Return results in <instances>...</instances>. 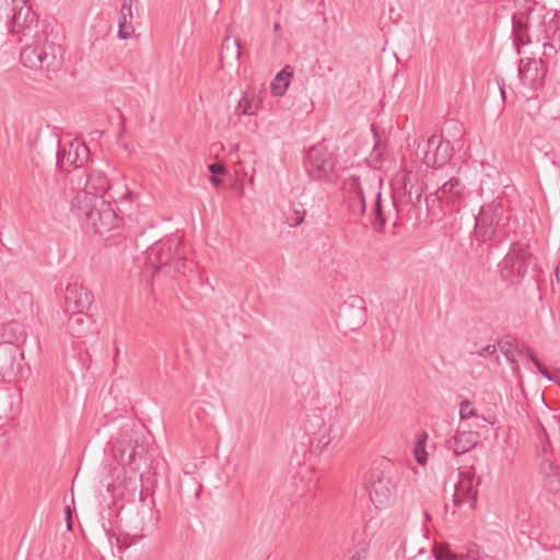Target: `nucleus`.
<instances>
[{
	"instance_id": "473e14b6",
	"label": "nucleus",
	"mask_w": 560,
	"mask_h": 560,
	"mask_svg": "<svg viewBox=\"0 0 560 560\" xmlns=\"http://www.w3.org/2000/svg\"><path fill=\"white\" fill-rule=\"evenodd\" d=\"M20 305L16 306L19 313L32 312L33 308V295L28 292H23L19 295Z\"/></svg>"
},
{
	"instance_id": "2eb2a0df",
	"label": "nucleus",
	"mask_w": 560,
	"mask_h": 560,
	"mask_svg": "<svg viewBox=\"0 0 560 560\" xmlns=\"http://www.w3.org/2000/svg\"><path fill=\"white\" fill-rule=\"evenodd\" d=\"M454 149L448 140L432 135L425 142L423 161L430 167H442L451 161Z\"/></svg>"
},
{
	"instance_id": "37998d69",
	"label": "nucleus",
	"mask_w": 560,
	"mask_h": 560,
	"mask_svg": "<svg viewBox=\"0 0 560 560\" xmlns=\"http://www.w3.org/2000/svg\"><path fill=\"white\" fill-rule=\"evenodd\" d=\"M209 179H210V183L212 185H214L215 187H218L220 185V183H221V180L218 177V175H211Z\"/></svg>"
},
{
	"instance_id": "9d476101",
	"label": "nucleus",
	"mask_w": 560,
	"mask_h": 560,
	"mask_svg": "<svg viewBox=\"0 0 560 560\" xmlns=\"http://www.w3.org/2000/svg\"><path fill=\"white\" fill-rule=\"evenodd\" d=\"M0 374L9 382L25 378L28 375L21 346L0 345Z\"/></svg>"
},
{
	"instance_id": "7ed1b4c3",
	"label": "nucleus",
	"mask_w": 560,
	"mask_h": 560,
	"mask_svg": "<svg viewBox=\"0 0 560 560\" xmlns=\"http://www.w3.org/2000/svg\"><path fill=\"white\" fill-rule=\"evenodd\" d=\"M71 210L88 232L104 234L118 224V215L105 200L71 202Z\"/></svg>"
},
{
	"instance_id": "39448f33",
	"label": "nucleus",
	"mask_w": 560,
	"mask_h": 560,
	"mask_svg": "<svg viewBox=\"0 0 560 560\" xmlns=\"http://www.w3.org/2000/svg\"><path fill=\"white\" fill-rule=\"evenodd\" d=\"M173 261L175 270L180 272L185 267L186 257L182 248V241L176 235L160 240L145 250L147 271H159L171 266Z\"/></svg>"
},
{
	"instance_id": "f03ea898",
	"label": "nucleus",
	"mask_w": 560,
	"mask_h": 560,
	"mask_svg": "<svg viewBox=\"0 0 560 560\" xmlns=\"http://www.w3.org/2000/svg\"><path fill=\"white\" fill-rule=\"evenodd\" d=\"M25 40L21 50V62L31 69L57 70L63 59V51L59 44L56 43V36L48 31V25H43L40 34L30 36L28 38H20Z\"/></svg>"
},
{
	"instance_id": "6e6552de",
	"label": "nucleus",
	"mask_w": 560,
	"mask_h": 560,
	"mask_svg": "<svg viewBox=\"0 0 560 560\" xmlns=\"http://www.w3.org/2000/svg\"><path fill=\"white\" fill-rule=\"evenodd\" d=\"M480 477H477L471 467L464 468L458 472V480L452 495V503L455 513L470 514L476 510L478 499V486Z\"/></svg>"
},
{
	"instance_id": "c9c22d12",
	"label": "nucleus",
	"mask_w": 560,
	"mask_h": 560,
	"mask_svg": "<svg viewBox=\"0 0 560 560\" xmlns=\"http://www.w3.org/2000/svg\"><path fill=\"white\" fill-rule=\"evenodd\" d=\"M305 211H298L294 210L293 213L289 214L287 218V223L292 226L296 228L304 221Z\"/></svg>"
},
{
	"instance_id": "f704fd0d",
	"label": "nucleus",
	"mask_w": 560,
	"mask_h": 560,
	"mask_svg": "<svg viewBox=\"0 0 560 560\" xmlns=\"http://www.w3.org/2000/svg\"><path fill=\"white\" fill-rule=\"evenodd\" d=\"M459 417L462 420H466L469 418H479V415L477 410L471 407V402L469 400H464L459 406Z\"/></svg>"
},
{
	"instance_id": "1a4fd4ad",
	"label": "nucleus",
	"mask_w": 560,
	"mask_h": 560,
	"mask_svg": "<svg viewBox=\"0 0 560 560\" xmlns=\"http://www.w3.org/2000/svg\"><path fill=\"white\" fill-rule=\"evenodd\" d=\"M532 258L526 243H513L509 253L498 265L501 279L512 284L521 282L528 271Z\"/></svg>"
},
{
	"instance_id": "393cba45",
	"label": "nucleus",
	"mask_w": 560,
	"mask_h": 560,
	"mask_svg": "<svg viewBox=\"0 0 560 560\" xmlns=\"http://www.w3.org/2000/svg\"><path fill=\"white\" fill-rule=\"evenodd\" d=\"M362 324L361 310L353 308L351 305H342L338 314V325L354 330Z\"/></svg>"
},
{
	"instance_id": "aec40b11",
	"label": "nucleus",
	"mask_w": 560,
	"mask_h": 560,
	"mask_svg": "<svg viewBox=\"0 0 560 560\" xmlns=\"http://www.w3.org/2000/svg\"><path fill=\"white\" fill-rule=\"evenodd\" d=\"M93 302V294L78 282L69 283L65 292L67 312L89 310Z\"/></svg>"
},
{
	"instance_id": "7c9ffc66",
	"label": "nucleus",
	"mask_w": 560,
	"mask_h": 560,
	"mask_svg": "<svg viewBox=\"0 0 560 560\" xmlns=\"http://www.w3.org/2000/svg\"><path fill=\"white\" fill-rule=\"evenodd\" d=\"M132 18L119 15L118 19V36L121 39H128L132 33L133 27L131 25Z\"/></svg>"
},
{
	"instance_id": "c85d7f7f",
	"label": "nucleus",
	"mask_w": 560,
	"mask_h": 560,
	"mask_svg": "<svg viewBox=\"0 0 560 560\" xmlns=\"http://www.w3.org/2000/svg\"><path fill=\"white\" fill-rule=\"evenodd\" d=\"M427 440L428 433L421 432L420 434H418L417 441L413 446L415 458L420 465H424L428 462V453L425 451Z\"/></svg>"
},
{
	"instance_id": "dca6fc26",
	"label": "nucleus",
	"mask_w": 560,
	"mask_h": 560,
	"mask_svg": "<svg viewBox=\"0 0 560 560\" xmlns=\"http://www.w3.org/2000/svg\"><path fill=\"white\" fill-rule=\"evenodd\" d=\"M407 205L396 200L395 196L390 195L388 199H383L382 192L377 190L375 192V200L372 209V213L375 218L374 225L381 231L386 222L392 217H397L404 211Z\"/></svg>"
},
{
	"instance_id": "412c9836",
	"label": "nucleus",
	"mask_w": 560,
	"mask_h": 560,
	"mask_svg": "<svg viewBox=\"0 0 560 560\" xmlns=\"http://www.w3.org/2000/svg\"><path fill=\"white\" fill-rule=\"evenodd\" d=\"M434 560H488L480 553L476 544H467L459 546L456 550L450 547H442L433 555Z\"/></svg>"
},
{
	"instance_id": "ea45409f",
	"label": "nucleus",
	"mask_w": 560,
	"mask_h": 560,
	"mask_svg": "<svg viewBox=\"0 0 560 560\" xmlns=\"http://www.w3.org/2000/svg\"><path fill=\"white\" fill-rule=\"evenodd\" d=\"M420 201H421V192L416 191V195L413 197L412 192L409 191L408 202L410 203L411 208H415L418 203H420Z\"/></svg>"
},
{
	"instance_id": "c03bdc74",
	"label": "nucleus",
	"mask_w": 560,
	"mask_h": 560,
	"mask_svg": "<svg viewBox=\"0 0 560 560\" xmlns=\"http://www.w3.org/2000/svg\"><path fill=\"white\" fill-rule=\"evenodd\" d=\"M66 513L68 515V527L71 528L72 523H71V512H70V508L69 506L66 508Z\"/></svg>"
},
{
	"instance_id": "f3484780",
	"label": "nucleus",
	"mask_w": 560,
	"mask_h": 560,
	"mask_svg": "<svg viewBox=\"0 0 560 560\" xmlns=\"http://www.w3.org/2000/svg\"><path fill=\"white\" fill-rule=\"evenodd\" d=\"M90 149L82 142L75 141L69 144L68 149L57 152V163L61 171L70 172L73 168L82 167L89 160Z\"/></svg>"
},
{
	"instance_id": "a18cd8bd",
	"label": "nucleus",
	"mask_w": 560,
	"mask_h": 560,
	"mask_svg": "<svg viewBox=\"0 0 560 560\" xmlns=\"http://www.w3.org/2000/svg\"><path fill=\"white\" fill-rule=\"evenodd\" d=\"M273 31H275L276 33H280V32H281V25H280L279 23H275V24H273Z\"/></svg>"
},
{
	"instance_id": "bb28decb",
	"label": "nucleus",
	"mask_w": 560,
	"mask_h": 560,
	"mask_svg": "<svg viewBox=\"0 0 560 560\" xmlns=\"http://www.w3.org/2000/svg\"><path fill=\"white\" fill-rule=\"evenodd\" d=\"M293 77V70L290 66H285L271 82V92L275 96L284 94L290 84V79Z\"/></svg>"
},
{
	"instance_id": "5701e85b",
	"label": "nucleus",
	"mask_w": 560,
	"mask_h": 560,
	"mask_svg": "<svg viewBox=\"0 0 560 560\" xmlns=\"http://www.w3.org/2000/svg\"><path fill=\"white\" fill-rule=\"evenodd\" d=\"M479 434L474 431H457V433L446 441V448L456 456L463 455L472 450L478 443Z\"/></svg>"
},
{
	"instance_id": "79ce46f5",
	"label": "nucleus",
	"mask_w": 560,
	"mask_h": 560,
	"mask_svg": "<svg viewBox=\"0 0 560 560\" xmlns=\"http://www.w3.org/2000/svg\"><path fill=\"white\" fill-rule=\"evenodd\" d=\"M362 551H363V550H361V551H358V550H357V551H355V552L350 557V559H349V560H363Z\"/></svg>"
},
{
	"instance_id": "4468645a",
	"label": "nucleus",
	"mask_w": 560,
	"mask_h": 560,
	"mask_svg": "<svg viewBox=\"0 0 560 560\" xmlns=\"http://www.w3.org/2000/svg\"><path fill=\"white\" fill-rule=\"evenodd\" d=\"M305 168L314 179H325L335 170V160L330 152L322 145H315L307 152Z\"/></svg>"
},
{
	"instance_id": "0eeeda50",
	"label": "nucleus",
	"mask_w": 560,
	"mask_h": 560,
	"mask_svg": "<svg viewBox=\"0 0 560 560\" xmlns=\"http://www.w3.org/2000/svg\"><path fill=\"white\" fill-rule=\"evenodd\" d=\"M108 192L115 202L125 203L132 201L135 194L129 189L124 192H117L114 186H110L106 174L102 171H91L85 179L84 187L80 190L72 202L103 200V194Z\"/></svg>"
},
{
	"instance_id": "4be33fe9",
	"label": "nucleus",
	"mask_w": 560,
	"mask_h": 560,
	"mask_svg": "<svg viewBox=\"0 0 560 560\" xmlns=\"http://www.w3.org/2000/svg\"><path fill=\"white\" fill-rule=\"evenodd\" d=\"M67 330L73 338H83L95 332V322L85 311L71 312L67 322Z\"/></svg>"
},
{
	"instance_id": "ddd939ff",
	"label": "nucleus",
	"mask_w": 560,
	"mask_h": 560,
	"mask_svg": "<svg viewBox=\"0 0 560 560\" xmlns=\"http://www.w3.org/2000/svg\"><path fill=\"white\" fill-rule=\"evenodd\" d=\"M468 195L466 185L458 177H451L435 191L436 199L451 211H458L464 207Z\"/></svg>"
},
{
	"instance_id": "b1692460",
	"label": "nucleus",
	"mask_w": 560,
	"mask_h": 560,
	"mask_svg": "<svg viewBox=\"0 0 560 560\" xmlns=\"http://www.w3.org/2000/svg\"><path fill=\"white\" fill-rule=\"evenodd\" d=\"M26 336L25 327L18 320L0 324V345L21 346Z\"/></svg>"
},
{
	"instance_id": "4c0bfd02",
	"label": "nucleus",
	"mask_w": 560,
	"mask_h": 560,
	"mask_svg": "<svg viewBox=\"0 0 560 560\" xmlns=\"http://www.w3.org/2000/svg\"><path fill=\"white\" fill-rule=\"evenodd\" d=\"M208 170L212 175H220L225 172V167L220 163H211L208 165Z\"/></svg>"
},
{
	"instance_id": "a878e982",
	"label": "nucleus",
	"mask_w": 560,
	"mask_h": 560,
	"mask_svg": "<svg viewBox=\"0 0 560 560\" xmlns=\"http://www.w3.org/2000/svg\"><path fill=\"white\" fill-rule=\"evenodd\" d=\"M241 57V44L237 39L226 36L223 39L220 60L222 63L237 61Z\"/></svg>"
},
{
	"instance_id": "58836bf2",
	"label": "nucleus",
	"mask_w": 560,
	"mask_h": 560,
	"mask_svg": "<svg viewBox=\"0 0 560 560\" xmlns=\"http://www.w3.org/2000/svg\"><path fill=\"white\" fill-rule=\"evenodd\" d=\"M494 353H497V348H495V346H492V345H489L478 351V355H480V357L493 355Z\"/></svg>"
},
{
	"instance_id": "de8ad7c7",
	"label": "nucleus",
	"mask_w": 560,
	"mask_h": 560,
	"mask_svg": "<svg viewBox=\"0 0 560 560\" xmlns=\"http://www.w3.org/2000/svg\"><path fill=\"white\" fill-rule=\"evenodd\" d=\"M3 3H7V0H0V9L2 8Z\"/></svg>"
},
{
	"instance_id": "f8f14e48",
	"label": "nucleus",
	"mask_w": 560,
	"mask_h": 560,
	"mask_svg": "<svg viewBox=\"0 0 560 560\" xmlns=\"http://www.w3.org/2000/svg\"><path fill=\"white\" fill-rule=\"evenodd\" d=\"M13 14L11 19L10 31L14 34H22L21 38H28L40 34L42 26L46 23H39L32 11V8L26 4L25 0H12Z\"/></svg>"
},
{
	"instance_id": "6ab92c4d",
	"label": "nucleus",
	"mask_w": 560,
	"mask_h": 560,
	"mask_svg": "<svg viewBox=\"0 0 560 560\" xmlns=\"http://www.w3.org/2000/svg\"><path fill=\"white\" fill-rule=\"evenodd\" d=\"M113 452L116 459L122 464L131 466L132 469L137 468V458H142L145 453V445L139 438L130 440L127 444L125 442L116 441L113 444Z\"/></svg>"
},
{
	"instance_id": "9b49d317",
	"label": "nucleus",
	"mask_w": 560,
	"mask_h": 560,
	"mask_svg": "<svg viewBox=\"0 0 560 560\" xmlns=\"http://www.w3.org/2000/svg\"><path fill=\"white\" fill-rule=\"evenodd\" d=\"M370 499L377 509L387 508L395 499L397 485L394 476L373 469L369 477Z\"/></svg>"
},
{
	"instance_id": "09e8293b",
	"label": "nucleus",
	"mask_w": 560,
	"mask_h": 560,
	"mask_svg": "<svg viewBox=\"0 0 560 560\" xmlns=\"http://www.w3.org/2000/svg\"><path fill=\"white\" fill-rule=\"evenodd\" d=\"M501 94L504 97V90L501 88Z\"/></svg>"
},
{
	"instance_id": "e433bc0d",
	"label": "nucleus",
	"mask_w": 560,
	"mask_h": 560,
	"mask_svg": "<svg viewBox=\"0 0 560 560\" xmlns=\"http://www.w3.org/2000/svg\"><path fill=\"white\" fill-rule=\"evenodd\" d=\"M499 348L500 350L505 354V357L508 359H510V357L513 355V349H514V345L513 342H510V341H499ZM524 347H522L521 349H517L515 347V350L521 354L523 355V353H521L520 351L523 349ZM524 354L526 355V353L524 352Z\"/></svg>"
},
{
	"instance_id": "20e7f679",
	"label": "nucleus",
	"mask_w": 560,
	"mask_h": 560,
	"mask_svg": "<svg viewBox=\"0 0 560 560\" xmlns=\"http://www.w3.org/2000/svg\"><path fill=\"white\" fill-rule=\"evenodd\" d=\"M510 217L500 201H492L480 208L476 217L475 236L483 243H498L506 234Z\"/></svg>"
},
{
	"instance_id": "c756f323",
	"label": "nucleus",
	"mask_w": 560,
	"mask_h": 560,
	"mask_svg": "<svg viewBox=\"0 0 560 560\" xmlns=\"http://www.w3.org/2000/svg\"><path fill=\"white\" fill-rule=\"evenodd\" d=\"M521 353H526V357L533 362V364L537 368L538 372L544 376L546 377L547 380L549 381H556L552 375L550 374V372L547 370V368L539 361V359L537 358V355L535 354V352L528 348V347H524L521 351Z\"/></svg>"
},
{
	"instance_id": "f257e3e1",
	"label": "nucleus",
	"mask_w": 560,
	"mask_h": 560,
	"mask_svg": "<svg viewBox=\"0 0 560 560\" xmlns=\"http://www.w3.org/2000/svg\"><path fill=\"white\" fill-rule=\"evenodd\" d=\"M517 11L512 16L513 35L516 45H525L532 42L544 43V56L553 58L560 50V13L538 8L530 0H516Z\"/></svg>"
},
{
	"instance_id": "a211bd4d",
	"label": "nucleus",
	"mask_w": 560,
	"mask_h": 560,
	"mask_svg": "<svg viewBox=\"0 0 560 560\" xmlns=\"http://www.w3.org/2000/svg\"><path fill=\"white\" fill-rule=\"evenodd\" d=\"M518 74L524 85L535 90L544 84L547 67L542 59H521Z\"/></svg>"
},
{
	"instance_id": "a19ab883",
	"label": "nucleus",
	"mask_w": 560,
	"mask_h": 560,
	"mask_svg": "<svg viewBox=\"0 0 560 560\" xmlns=\"http://www.w3.org/2000/svg\"><path fill=\"white\" fill-rule=\"evenodd\" d=\"M132 4L122 3L119 15L132 18Z\"/></svg>"
},
{
	"instance_id": "423d86ee",
	"label": "nucleus",
	"mask_w": 560,
	"mask_h": 560,
	"mask_svg": "<svg viewBox=\"0 0 560 560\" xmlns=\"http://www.w3.org/2000/svg\"><path fill=\"white\" fill-rule=\"evenodd\" d=\"M306 432L312 435V445L320 452L331 443H338L343 435V424L336 411L326 419L317 413L308 416L305 423Z\"/></svg>"
},
{
	"instance_id": "cd10ccee",
	"label": "nucleus",
	"mask_w": 560,
	"mask_h": 560,
	"mask_svg": "<svg viewBox=\"0 0 560 560\" xmlns=\"http://www.w3.org/2000/svg\"><path fill=\"white\" fill-rule=\"evenodd\" d=\"M346 202L348 205L349 211L355 215L361 217L365 213L366 206H365V197L364 194L362 195H350L346 196Z\"/></svg>"
},
{
	"instance_id": "49530a36",
	"label": "nucleus",
	"mask_w": 560,
	"mask_h": 560,
	"mask_svg": "<svg viewBox=\"0 0 560 560\" xmlns=\"http://www.w3.org/2000/svg\"><path fill=\"white\" fill-rule=\"evenodd\" d=\"M122 3L132 4V0H122Z\"/></svg>"
},
{
	"instance_id": "2f4dec72",
	"label": "nucleus",
	"mask_w": 560,
	"mask_h": 560,
	"mask_svg": "<svg viewBox=\"0 0 560 560\" xmlns=\"http://www.w3.org/2000/svg\"><path fill=\"white\" fill-rule=\"evenodd\" d=\"M343 189H345L346 196H350V195H354V194H357V195L364 194L363 187H362L360 178L358 176H350L349 178H347V180L345 182Z\"/></svg>"
},
{
	"instance_id": "72a5a7b5",
	"label": "nucleus",
	"mask_w": 560,
	"mask_h": 560,
	"mask_svg": "<svg viewBox=\"0 0 560 560\" xmlns=\"http://www.w3.org/2000/svg\"><path fill=\"white\" fill-rule=\"evenodd\" d=\"M256 105L249 101L247 97H242L236 107V113L238 115H253L256 110Z\"/></svg>"
}]
</instances>
